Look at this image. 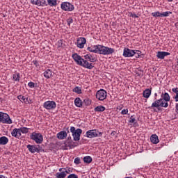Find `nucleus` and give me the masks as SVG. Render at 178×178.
<instances>
[{"label": "nucleus", "instance_id": "obj_1", "mask_svg": "<svg viewBox=\"0 0 178 178\" xmlns=\"http://www.w3.org/2000/svg\"><path fill=\"white\" fill-rule=\"evenodd\" d=\"M115 52V49L98 44L97 54L99 55H112Z\"/></svg>", "mask_w": 178, "mask_h": 178}, {"label": "nucleus", "instance_id": "obj_2", "mask_svg": "<svg viewBox=\"0 0 178 178\" xmlns=\"http://www.w3.org/2000/svg\"><path fill=\"white\" fill-rule=\"evenodd\" d=\"M168 106H169V104L165 103V100L160 98L152 104L151 108H156L157 109H159V108H168Z\"/></svg>", "mask_w": 178, "mask_h": 178}, {"label": "nucleus", "instance_id": "obj_3", "mask_svg": "<svg viewBox=\"0 0 178 178\" xmlns=\"http://www.w3.org/2000/svg\"><path fill=\"white\" fill-rule=\"evenodd\" d=\"M88 138H95V137H102V132H99L97 129L88 130L86 133Z\"/></svg>", "mask_w": 178, "mask_h": 178}, {"label": "nucleus", "instance_id": "obj_4", "mask_svg": "<svg viewBox=\"0 0 178 178\" xmlns=\"http://www.w3.org/2000/svg\"><path fill=\"white\" fill-rule=\"evenodd\" d=\"M31 139L35 141L36 144H42V141H44L42 134L35 132L32 133L31 135Z\"/></svg>", "mask_w": 178, "mask_h": 178}, {"label": "nucleus", "instance_id": "obj_5", "mask_svg": "<svg viewBox=\"0 0 178 178\" xmlns=\"http://www.w3.org/2000/svg\"><path fill=\"white\" fill-rule=\"evenodd\" d=\"M0 122L6 124H12L13 122L8 113L0 112Z\"/></svg>", "mask_w": 178, "mask_h": 178}, {"label": "nucleus", "instance_id": "obj_6", "mask_svg": "<svg viewBox=\"0 0 178 178\" xmlns=\"http://www.w3.org/2000/svg\"><path fill=\"white\" fill-rule=\"evenodd\" d=\"M60 8L65 12H72V10H74V6L67 1L61 3Z\"/></svg>", "mask_w": 178, "mask_h": 178}, {"label": "nucleus", "instance_id": "obj_7", "mask_svg": "<svg viewBox=\"0 0 178 178\" xmlns=\"http://www.w3.org/2000/svg\"><path fill=\"white\" fill-rule=\"evenodd\" d=\"M43 108L47 111H54L56 108V102L54 101H47L43 104Z\"/></svg>", "mask_w": 178, "mask_h": 178}, {"label": "nucleus", "instance_id": "obj_8", "mask_svg": "<svg viewBox=\"0 0 178 178\" xmlns=\"http://www.w3.org/2000/svg\"><path fill=\"white\" fill-rule=\"evenodd\" d=\"M106 97H108V92L104 89H101L96 92V98L99 101L106 99Z\"/></svg>", "mask_w": 178, "mask_h": 178}, {"label": "nucleus", "instance_id": "obj_9", "mask_svg": "<svg viewBox=\"0 0 178 178\" xmlns=\"http://www.w3.org/2000/svg\"><path fill=\"white\" fill-rule=\"evenodd\" d=\"M72 58L74 59V62H76V65H79V66H81L83 62H84V58H81L77 53L72 54Z\"/></svg>", "mask_w": 178, "mask_h": 178}, {"label": "nucleus", "instance_id": "obj_10", "mask_svg": "<svg viewBox=\"0 0 178 178\" xmlns=\"http://www.w3.org/2000/svg\"><path fill=\"white\" fill-rule=\"evenodd\" d=\"M27 148L29 152H31V154H35V152L38 154L40 153V151H41L40 149V145H28Z\"/></svg>", "mask_w": 178, "mask_h": 178}, {"label": "nucleus", "instance_id": "obj_11", "mask_svg": "<svg viewBox=\"0 0 178 178\" xmlns=\"http://www.w3.org/2000/svg\"><path fill=\"white\" fill-rule=\"evenodd\" d=\"M122 55L124 58H133L134 56V50L124 48Z\"/></svg>", "mask_w": 178, "mask_h": 178}, {"label": "nucleus", "instance_id": "obj_12", "mask_svg": "<svg viewBox=\"0 0 178 178\" xmlns=\"http://www.w3.org/2000/svg\"><path fill=\"white\" fill-rule=\"evenodd\" d=\"M87 43V40L86 38H79L76 41V47L80 48V49H83L84 48V45Z\"/></svg>", "mask_w": 178, "mask_h": 178}, {"label": "nucleus", "instance_id": "obj_13", "mask_svg": "<svg viewBox=\"0 0 178 178\" xmlns=\"http://www.w3.org/2000/svg\"><path fill=\"white\" fill-rule=\"evenodd\" d=\"M17 99H19L22 104H33V100L29 97H26L23 95H18Z\"/></svg>", "mask_w": 178, "mask_h": 178}, {"label": "nucleus", "instance_id": "obj_14", "mask_svg": "<svg viewBox=\"0 0 178 178\" xmlns=\"http://www.w3.org/2000/svg\"><path fill=\"white\" fill-rule=\"evenodd\" d=\"M81 133H83V130H81V129H77L76 130V132L72 134L74 141H79L80 140V136H81Z\"/></svg>", "mask_w": 178, "mask_h": 178}, {"label": "nucleus", "instance_id": "obj_15", "mask_svg": "<svg viewBox=\"0 0 178 178\" xmlns=\"http://www.w3.org/2000/svg\"><path fill=\"white\" fill-rule=\"evenodd\" d=\"M11 136L13 137H15V138H20V137H22V132L20 131V128H15L11 132Z\"/></svg>", "mask_w": 178, "mask_h": 178}, {"label": "nucleus", "instance_id": "obj_16", "mask_svg": "<svg viewBox=\"0 0 178 178\" xmlns=\"http://www.w3.org/2000/svg\"><path fill=\"white\" fill-rule=\"evenodd\" d=\"M82 66V67H85V69H89V70H91V69H92L94 67V65H92V63H89L88 60H84L82 63V65H81Z\"/></svg>", "mask_w": 178, "mask_h": 178}, {"label": "nucleus", "instance_id": "obj_17", "mask_svg": "<svg viewBox=\"0 0 178 178\" xmlns=\"http://www.w3.org/2000/svg\"><path fill=\"white\" fill-rule=\"evenodd\" d=\"M168 55H170V53L166 51H158L156 58H158V59H165V56H168Z\"/></svg>", "mask_w": 178, "mask_h": 178}, {"label": "nucleus", "instance_id": "obj_18", "mask_svg": "<svg viewBox=\"0 0 178 178\" xmlns=\"http://www.w3.org/2000/svg\"><path fill=\"white\" fill-rule=\"evenodd\" d=\"M56 136L58 140H65V138L67 137V133H66L65 131H61L58 132Z\"/></svg>", "mask_w": 178, "mask_h": 178}, {"label": "nucleus", "instance_id": "obj_19", "mask_svg": "<svg viewBox=\"0 0 178 178\" xmlns=\"http://www.w3.org/2000/svg\"><path fill=\"white\" fill-rule=\"evenodd\" d=\"M84 58L86 60H88L89 62H97V58L94 57V56L91 55L90 54L85 55Z\"/></svg>", "mask_w": 178, "mask_h": 178}, {"label": "nucleus", "instance_id": "obj_20", "mask_svg": "<svg viewBox=\"0 0 178 178\" xmlns=\"http://www.w3.org/2000/svg\"><path fill=\"white\" fill-rule=\"evenodd\" d=\"M161 99L164 100V104H168L169 101H170V96H169V93L165 92L161 95Z\"/></svg>", "mask_w": 178, "mask_h": 178}, {"label": "nucleus", "instance_id": "obj_21", "mask_svg": "<svg viewBox=\"0 0 178 178\" xmlns=\"http://www.w3.org/2000/svg\"><path fill=\"white\" fill-rule=\"evenodd\" d=\"M87 51H89V52H93V54H98V44L88 47L87 48Z\"/></svg>", "mask_w": 178, "mask_h": 178}, {"label": "nucleus", "instance_id": "obj_22", "mask_svg": "<svg viewBox=\"0 0 178 178\" xmlns=\"http://www.w3.org/2000/svg\"><path fill=\"white\" fill-rule=\"evenodd\" d=\"M59 172H57L56 174V177H57V178H65V177H66V174H65V171L63 170V168H60Z\"/></svg>", "mask_w": 178, "mask_h": 178}, {"label": "nucleus", "instance_id": "obj_23", "mask_svg": "<svg viewBox=\"0 0 178 178\" xmlns=\"http://www.w3.org/2000/svg\"><path fill=\"white\" fill-rule=\"evenodd\" d=\"M9 143V139L6 136L0 137V145H6Z\"/></svg>", "mask_w": 178, "mask_h": 178}, {"label": "nucleus", "instance_id": "obj_24", "mask_svg": "<svg viewBox=\"0 0 178 178\" xmlns=\"http://www.w3.org/2000/svg\"><path fill=\"white\" fill-rule=\"evenodd\" d=\"M150 141L152 144H158V143H159V138H158V136H156V134H153L150 137Z\"/></svg>", "mask_w": 178, "mask_h": 178}, {"label": "nucleus", "instance_id": "obj_25", "mask_svg": "<svg viewBox=\"0 0 178 178\" xmlns=\"http://www.w3.org/2000/svg\"><path fill=\"white\" fill-rule=\"evenodd\" d=\"M74 104L77 108H81L83 106V102H81V99H80V97H76L74 99Z\"/></svg>", "mask_w": 178, "mask_h": 178}, {"label": "nucleus", "instance_id": "obj_26", "mask_svg": "<svg viewBox=\"0 0 178 178\" xmlns=\"http://www.w3.org/2000/svg\"><path fill=\"white\" fill-rule=\"evenodd\" d=\"M52 70L47 69L44 73L43 76L45 77V79H51V76H52Z\"/></svg>", "mask_w": 178, "mask_h": 178}, {"label": "nucleus", "instance_id": "obj_27", "mask_svg": "<svg viewBox=\"0 0 178 178\" xmlns=\"http://www.w3.org/2000/svg\"><path fill=\"white\" fill-rule=\"evenodd\" d=\"M105 109H106V108H105V106H102V105H99V106H96V107L94 108V111H95V112H104V111H105Z\"/></svg>", "mask_w": 178, "mask_h": 178}, {"label": "nucleus", "instance_id": "obj_28", "mask_svg": "<svg viewBox=\"0 0 178 178\" xmlns=\"http://www.w3.org/2000/svg\"><path fill=\"white\" fill-rule=\"evenodd\" d=\"M143 96L144 98H148L149 97H151V90L145 89L143 92Z\"/></svg>", "mask_w": 178, "mask_h": 178}, {"label": "nucleus", "instance_id": "obj_29", "mask_svg": "<svg viewBox=\"0 0 178 178\" xmlns=\"http://www.w3.org/2000/svg\"><path fill=\"white\" fill-rule=\"evenodd\" d=\"M172 91L176 94V95L174 97L175 102H178V88H173Z\"/></svg>", "mask_w": 178, "mask_h": 178}, {"label": "nucleus", "instance_id": "obj_30", "mask_svg": "<svg viewBox=\"0 0 178 178\" xmlns=\"http://www.w3.org/2000/svg\"><path fill=\"white\" fill-rule=\"evenodd\" d=\"M49 6H56L58 5V0H47Z\"/></svg>", "mask_w": 178, "mask_h": 178}, {"label": "nucleus", "instance_id": "obj_31", "mask_svg": "<svg viewBox=\"0 0 178 178\" xmlns=\"http://www.w3.org/2000/svg\"><path fill=\"white\" fill-rule=\"evenodd\" d=\"M83 162H85V163H91L92 162V158L90 156H86L83 158Z\"/></svg>", "mask_w": 178, "mask_h": 178}, {"label": "nucleus", "instance_id": "obj_32", "mask_svg": "<svg viewBox=\"0 0 178 178\" xmlns=\"http://www.w3.org/2000/svg\"><path fill=\"white\" fill-rule=\"evenodd\" d=\"M13 79L14 81H20V74L15 73L13 75Z\"/></svg>", "mask_w": 178, "mask_h": 178}, {"label": "nucleus", "instance_id": "obj_33", "mask_svg": "<svg viewBox=\"0 0 178 178\" xmlns=\"http://www.w3.org/2000/svg\"><path fill=\"white\" fill-rule=\"evenodd\" d=\"M82 105H85L86 106H89V105H91V100L90 99H83V102H82Z\"/></svg>", "mask_w": 178, "mask_h": 178}, {"label": "nucleus", "instance_id": "obj_34", "mask_svg": "<svg viewBox=\"0 0 178 178\" xmlns=\"http://www.w3.org/2000/svg\"><path fill=\"white\" fill-rule=\"evenodd\" d=\"M152 16L153 17H162V13H160L159 11H156L152 13Z\"/></svg>", "mask_w": 178, "mask_h": 178}, {"label": "nucleus", "instance_id": "obj_35", "mask_svg": "<svg viewBox=\"0 0 178 178\" xmlns=\"http://www.w3.org/2000/svg\"><path fill=\"white\" fill-rule=\"evenodd\" d=\"M19 130L22 134H27V133H29V128L27 127H21Z\"/></svg>", "mask_w": 178, "mask_h": 178}, {"label": "nucleus", "instance_id": "obj_36", "mask_svg": "<svg viewBox=\"0 0 178 178\" xmlns=\"http://www.w3.org/2000/svg\"><path fill=\"white\" fill-rule=\"evenodd\" d=\"M63 170L64 171V173H65V175L67 176L70 173H72V168H63Z\"/></svg>", "mask_w": 178, "mask_h": 178}, {"label": "nucleus", "instance_id": "obj_37", "mask_svg": "<svg viewBox=\"0 0 178 178\" xmlns=\"http://www.w3.org/2000/svg\"><path fill=\"white\" fill-rule=\"evenodd\" d=\"M73 92H76V94H81V88L76 86L73 89Z\"/></svg>", "mask_w": 178, "mask_h": 178}, {"label": "nucleus", "instance_id": "obj_38", "mask_svg": "<svg viewBox=\"0 0 178 178\" xmlns=\"http://www.w3.org/2000/svg\"><path fill=\"white\" fill-rule=\"evenodd\" d=\"M169 15H172V12L165 11V12L161 13V17H168Z\"/></svg>", "mask_w": 178, "mask_h": 178}, {"label": "nucleus", "instance_id": "obj_39", "mask_svg": "<svg viewBox=\"0 0 178 178\" xmlns=\"http://www.w3.org/2000/svg\"><path fill=\"white\" fill-rule=\"evenodd\" d=\"M134 55L136 58H140V56H141V51L134 50Z\"/></svg>", "mask_w": 178, "mask_h": 178}, {"label": "nucleus", "instance_id": "obj_40", "mask_svg": "<svg viewBox=\"0 0 178 178\" xmlns=\"http://www.w3.org/2000/svg\"><path fill=\"white\" fill-rule=\"evenodd\" d=\"M129 123H136V118H134V115H131L130 117V120H129Z\"/></svg>", "mask_w": 178, "mask_h": 178}, {"label": "nucleus", "instance_id": "obj_41", "mask_svg": "<svg viewBox=\"0 0 178 178\" xmlns=\"http://www.w3.org/2000/svg\"><path fill=\"white\" fill-rule=\"evenodd\" d=\"M67 25L69 26H70V24H72V23H73V19L72 18H68L67 19Z\"/></svg>", "mask_w": 178, "mask_h": 178}, {"label": "nucleus", "instance_id": "obj_42", "mask_svg": "<svg viewBox=\"0 0 178 178\" xmlns=\"http://www.w3.org/2000/svg\"><path fill=\"white\" fill-rule=\"evenodd\" d=\"M28 86L30 87V88H34V87H35V83H34L33 82L30 81L28 83Z\"/></svg>", "mask_w": 178, "mask_h": 178}, {"label": "nucleus", "instance_id": "obj_43", "mask_svg": "<svg viewBox=\"0 0 178 178\" xmlns=\"http://www.w3.org/2000/svg\"><path fill=\"white\" fill-rule=\"evenodd\" d=\"M127 113H129V109H127V108L123 109L121 111V115H127Z\"/></svg>", "mask_w": 178, "mask_h": 178}, {"label": "nucleus", "instance_id": "obj_44", "mask_svg": "<svg viewBox=\"0 0 178 178\" xmlns=\"http://www.w3.org/2000/svg\"><path fill=\"white\" fill-rule=\"evenodd\" d=\"M57 44H58V47H62V45H63V40H59L57 42Z\"/></svg>", "mask_w": 178, "mask_h": 178}, {"label": "nucleus", "instance_id": "obj_45", "mask_svg": "<svg viewBox=\"0 0 178 178\" xmlns=\"http://www.w3.org/2000/svg\"><path fill=\"white\" fill-rule=\"evenodd\" d=\"M67 178H79V176L76 174H71L67 177Z\"/></svg>", "mask_w": 178, "mask_h": 178}, {"label": "nucleus", "instance_id": "obj_46", "mask_svg": "<svg viewBox=\"0 0 178 178\" xmlns=\"http://www.w3.org/2000/svg\"><path fill=\"white\" fill-rule=\"evenodd\" d=\"M74 163H76V165H79L80 163V158L79 157H76L75 159H74Z\"/></svg>", "mask_w": 178, "mask_h": 178}, {"label": "nucleus", "instance_id": "obj_47", "mask_svg": "<svg viewBox=\"0 0 178 178\" xmlns=\"http://www.w3.org/2000/svg\"><path fill=\"white\" fill-rule=\"evenodd\" d=\"M70 131L72 134H74V133H76V128L74 127H71Z\"/></svg>", "mask_w": 178, "mask_h": 178}, {"label": "nucleus", "instance_id": "obj_48", "mask_svg": "<svg viewBox=\"0 0 178 178\" xmlns=\"http://www.w3.org/2000/svg\"><path fill=\"white\" fill-rule=\"evenodd\" d=\"M111 137H115V136H116V131H112L111 133Z\"/></svg>", "mask_w": 178, "mask_h": 178}, {"label": "nucleus", "instance_id": "obj_49", "mask_svg": "<svg viewBox=\"0 0 178 178\" xmlns=\"http://www.w3.org/2000/svg\"><path fill=\"white\" fill-rule=\"evenodd\" d=\"M131 17H135V18L138 17V15H136V13H131Z\"/></svg>", "mask_w": 178, "mask_h": 178}, {"label": "nucleus", "instance_id": "obj_50", "mask_svg": "<svg viewBox=\"0 0 178 178\" xmlns=\"http://www.w3.org/2000/svg\"><path fill=\"white\" fill-rule=\"evenodd\" d=\"M33 63L35 66H38V62H37V60L33 61Z\"/></svg>", "mask_w": 178, "mask_h": 178}, {"label": "nucleus", "instance_id": "obj_51", "mask_svg": "<svg viewBox=\"0 0 178 178\" xmlns=\"http://www.w3.org/2000/svg\"><path fill=\"white\" fill-rule=\"evenodd\" d=\"M35 5H40V1L38 0V1H36V2H35Z\"/></svg>", "mask_w": 178, "mask_h": 178}, {"label": "nucleus", "instance_id": "obj_52", "mask_svg": "<svg viewBox=\"0 0 178 178\" xmlns=\"http://www.w3.org/2000/svg\"><path fill=\"white\" fill-rule=\"evenodd\" d=\"M168 2H173V0H168Z\"/></svg>", "mask_w": 178, "mask_h": 178}, {"label": "nucleus", "instance_id": "obj_53", "mask_svg": "<svg viewBox=\"0 0 178 178\" xmlns=\"http://www.w3.org/2000/svg\"><path fill=\"white\" fill-rule=\"evenodd\" d=\"M154 96H155V97H157V96H158V94H157V93H155V94H154Z\"/></svg>", "mask_w": 178, "mask_h": 178}, {"label": "nucleus", "instance_id": "obj_54", "mask_svg": "<svg viewBox=\"0 0 178 178\" xmlns=\"http://www.w3.org/2000/svg\"><path fill=\"white\" fill-rule=\"evenodd\" d=\"M31 3H34V0H31Z\"/></svg>", "mask_w": 178, "mask_h": 178}, {"label": "nucleus", "instance_id": "obj_55", "mask_svg": "<svg viewBox=\"0 0 178 178\" xmlns=\"http://www.w3.org/2000/svg\"><path fill=\"white\" fill-rule=\"evenodd\" d=\"M101 1H104V0H101Z\"/></svg>", "mask_w": 178, "mask_h": 178}]
</instances>
